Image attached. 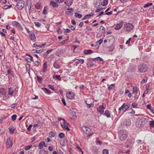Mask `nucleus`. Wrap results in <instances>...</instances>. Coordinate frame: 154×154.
Returning <instances> with one entry per match:
<instances>
[{
    "label": "nucleus",
    "mask_w": 154,
    "mask_h": 154,
    "mask_svg": "<svg viewBox=\"0 0 154 154\" xmlns=\"http://www.w3.org/2000/svg\"><path fill=\"white\" fill-rule=\"evenodd\" d=\"M127 136L128 133L126 130H121L119 132V138L122 141L125 140L127 138Z\"/></svg>",
    "instance_id": "obj_1"
},
{
    "label": "nucleus",
    "mask_w": 154,
    "mask_h": 154,
    "mask_svg": "<svg viewBox=\"0 0 154 154\" xmlns=\"http://www.w3.org/2000/svg\"><path fill=\"white\" fill-rule=\"evenodd\" d=\"M49 135L51 137H55V134L54 132L53 131H51Z\"/></svg>",
    "instance_id": "obj_50"
},
{
    "label": "nucleus",
    "mask_w": 154,
    "mask_h": 154,
    "mask_svg": "<svg viewBox=\"0 0 154 154\" xmlns=\"http://www.w3.org/2000/svg\"><path fill=\"white\" fill-rule=\"evenodd\" d=\"M123 25V22L121 21L119 23L117 24L115 27V29L116 30H119L122 26Z\"/></svg>",
    "instance_id": "obj_11"
},
{
    "label": "nucleus",
    "mask_w": 154,
    "mask_h": 154,
    "mask_svg": "<svg viewBox=\"0 0 154 154\" xmlns=\"http://www.w3.org/2000/svg\"><path fill=\"white\" fill-rule=\"evenodd\" d=\"M68 42H67V40H64L63 41H62L60 43V44H61L62 45H64V44H67Z\"/></svg>",
    "instance_id": "obj_56"
},
{
    "label": "nucleus",
    "mask_w": 154,
    "mask_h": 154,
    "mask_svg": "<svg viewBox=\"0 0 154 154\" xmlns=\"http://www.w3.org/2000/svg\"><path fill=\"white\" fill-rule=\"evenodd\" d=\"M128 114H134L135 113V112L134 110L132 108H131L128 110Z\"/></svg>",
    "instance_id": "obj_34"
},
{
    "label": "nucleus",
    "mask_w": 154,
    "mask_h": 154,
    "mask_svg": "<svg viewBox=\"0 0 154 154\" xmlns=\"http://www.w3.org/2000/svg\"><path fill=\"white\" fill-rule=\"evenodd\" d=\"M53 66L54 68L57 69H59L60 67V64L56 63V61L54 62Z\"/></svg>",
    "instance_id": "obj_19"
},
{
    "label": "nucleus",
    "mask_w": 154,
    "mask_h": 154,
    "mask_svg": "<svg viewBox=\"0 0 154 154\" xmlns=\"http://www.w3.org/2000/svg\"><path fill=\"white\" fill-rule=\"evenodd\" d=\"M123 124L127 126H129L131 124L130 121L129 119H125L123 122Z\"/></svg>",
    "instance_id": "obj_18"
},
{
    "label": "nucleus",
    "mask_w": 154,
    "mask_h": 154,
    "mask_svg": "<svg viewBox=\"0 0 154 154\" xmlns=\"http://www.w3.org/2000/svg\"><path fill=\"white\" fill-rule=\"evenodd\" d=\"M152 5V3H147L143 6V7L146 8Z\"/></svg>",
    "instance_id": "obj_44"
},
{
    "label": "nucleus",
    "mask_w": 154,
    "mask_h": 154,
    "mask_svg": "<svg viewBox=\"0 0 154 154\" xmlns=\"http://www.w3.org/2000/svg\"><path fill=\"white\" fill-rule=\"evenodd\" d=\"M60 124L62 127L63 128L65 129L68 131H69L70 130V129L68 126V123L66 122V120L64 119H63V121L62 122H61Z\"/></svg>",
    "instance_id": "obj_7"
},
{
    "label": "nucleus",
    "mask_w": 154,
    "mask_h": 154,
    "mask_svg": "<svg viewBox=\"0 0 154 154\" xmlns=\"http://www.w3.org/2000/svg\"><path fill=\"white\" fill-rule=\"evenodd\" d=\"M12 6L11 5H5L4 7V9H7L10 8Z\"/></svg>",
    "instance_id": "obj_61"
},
{
    "label": "nucleus",
    "mask_w": 154,
    "mask_h": 154,
    "mask_svg": "<svg viewBox=\"0 0 154 154\" xmlns=\"http://www.w3.org/2000/svg\"><path fill=\"white\" fill-rule=\"evenodd\" d=\"M34 23L36 26L38 27H40L41 26V24L40 23L38 22H35Z\"/></svg>",
    "instance_id": "obj_58"
},
{
    "label": "nucleus",
    "mask_w": 154,
    "mask_h": 154,
    "mask_svg": "<svg viewBox=\"0 0 154 154\" xmlns=\"http://www.w3.org/2000/svg\"><path fill=\"white\" fill-rule=\"evenodd\" d=\"M87 65H89V67H91L94 66V64L92 62L89 63V62H88Z\"/></svg>",
    "instance_id": "obj_42"
},
{
    "label": "nucleus",
    "mask_w": 154,
    "mask_h": 154,
    "mask_svg": "<svg viewBox=\"0 0 154 154\" xmlns=\"http://www.w3.org/2000/svg\"><path fill=\"white\" fill-rule=\"evenodd\" d=\"M137 87H134L133 88V92L137 94L138 93V91L137 90Z\"/></svg>",
    "instance_id": "obj_46"
},
{
    "label": "nucleus",
    "mask_w": 154,
    "mask_h": 154,
    "mask_svg": "<svg viewBox=\"0 0 154 154\" xmlns=\"http://www.w3.org/2000/svg\"><path fill=\"white\" fill-rule=\"evenodd\" d=\"M10 138H9L7 139V141L6 142V144L8 146H9L10 148L12 146V142Z\"/></svg>",
    "instance_id": "obj_17"
},
{
    "label": "nucleus",
    "mask_w": 154,
    "mask_h": 154,
    "mask_svg": "<svg viewBox=\"0 0 154 154\" xmlns=\"http://www.w3.org/2000/svg\"><path fill=\"white\" fill-rule=\"evenodd\" d=\"M59 136L60 138H62L64 137L65 135L63 133H60L59 134Z\"/></svg>",
    "instance_id": "obj_48"
},
{
    "label": "nucleus",
    "mask_w": 154,
    "mask_h": 154,
    "mask_svg": "<svg viewBox=\"0 0 154 154\" xmlns=\"http://www.w3.org/2000/svg\"><path fill=\"white\" fill-rule=\"evenodd\" d=\"M26 60L29 63H31L32 61H33V58L32 59V60L31 59V58L29 57V58H27L26 59Z\"/></svg>",
    "instance_id": "obj_52"
},
{
    "label": "nucleus",
    "mask_w": 154,
    "mask_h": 154,
    "mask_svg": "<svg viewBox=\"0 0 154 154\" xmlns=\"http://www.w3.org/2000/svg\"><path fill=\"white\" fill-rule=\"evenodd\" d=\"M84 54H90L93 53L92 51L90 49L85 50L84 51Z\"/></svg>",
    "instance_id": "obj_21"
},
{
    "label": "nucleus",
    "mask_w": 154,
    "mask_h": 154,
    "mask_svg": "<svg viewBox=\"0 0 154 154\" xmlns=\"http://www.w3.org/2000/svg\"><path fill=\"white\" fill-rule=\"evenodd\" d=\"M128 71L130 72H133L136 70V67L134 65H130L128 69Z\"/></svg>",
    "instance_id": "obj_13"
},
{
    "label": "nucleus",
    "mask_w": 154,
    "mask_h": 154,
    "mask_svg": "<svg viewBox=\"0 0 154 154\" xmlns=\"http://www.w3.org/2000/svg\"><path fill=\"white\" fill-rule=\"evenodd\" d=\"M79 63L81 64H83L84 63V60L83 59H78Z\"/></svg>",
    "instance_id": "obj_59"
},
{
    "label": "nucleus",
    "mask_w": 154,
    "mask_h": 154,
    "mask_svg": "<svg viewBox=\"0 0 154 154\" xmlns=\"http://www.w3.org/2000/svg\"><path fill=\"white\" fill-rule=\"evenodd\" d=\"M8 94L12 96L14 92L13 88L12 87H10L8 88Z\"/></svg>",
    "instance_id": "obj_24"
},
{
    "label": "nucleus",
    "mask_w": 154,
    "mask_h": 154,
    "mask_svg": "<svg viewBox=\"0 0 154 154\" xmlns=\"http://www.w3.org/2000/svg\"><path fill=\"white\" fill-rule=\"evenodd\" d=\"M75 17L77 18H80L82 17V15L77 12L75 13Z\"/></svg>",
    "instance_id": "obj_35"
},
{
    "label": "nucleus",
    "mask_w": 154,
    "mask_h": 154,
    "mask_svg": "<svg viewBox=\"0 0 154 154\" xmlns=\"http://www.w3.org/2000/svg\"><path fill=\"white\" fill-rule=\"evenodd\" d=\"M147 108L148 109H149L151 112H153V109H152V108H151V105L150 104H148L147 105Z\"/></svg>",
    "instance_id": "obj_37"
},
{
    "label": "nucleus",
    "mask_w": 154,
    "mask_h": 154,
    "mask_svg": "<svg viewBox=\"0 0 154 154\" xmlns=\"http://www.w3.org/2000/svg\"><path fill=\"white\" fill-rule=\"evenodd\" d=\"M57 32L58 34H62V31L60 28H58L57 30Z\"/></svg>",
    "instance_id": "obj_64"
},
{
    "label": "nucleus",
    "mask_w": 154,
    "mask_h": 154,
    "mask_svg": "<svg viewBox=\"0 0 154 154\" xmlns=\"http://www.w3.org/2000/svg\"><path fill=\"white\" fill-rule=\"evenodd\" d=\"M72 3V0H66V1L64 2L65 4L67 6H69L71 5Z\"/></svg>",
    "instance_id": "obj_22"
},
{
    "label": "nucleus",
    "mask_w": 154,
    "mask_h": 154,
    "mask_svg": "<svg viewBox=\"0 0 154 154\" xmlns=\"http://www.w3.org/2000/svg\"><path fill=\"white\" fill-rule=\"evenodd\" d=\"M25 6L24 2L22 0H19L17 5V7L18 10H21Z\"/></svg>",
    "instance_id": "obj_5"
},
{
    "label": "nucleus",
    "mask_w": 154,
    "mask_h": 154,
    "mask_svg": "<svg viewBox=\"0 0 154 154\" xmlns=\"http://www.w3.org/2000/svg\"><path fill=\"white\" fill-rule=\"evenodd\" d=\"M30 65L29 64H26V70L29 74L30 72Z\"/></svg>",
    "instance_id": "obj_32"
},
{
    "label": "nucleus",
    "mask_w": 154,
    "mask_h": 154,
    "mask_svg": "<svg viewBox=\"0 0 154 154\" xmlns=\"http://www.w3.org/2000/svg\"><path fill=\"white\" fill-rule=\"evenodd\" d=\"M12 24L13 25L17 27H19L20 29L21 30H23V28L22 27L17 21H14L12 22Z\"/></svg>",
    "instance_id": "obj_14"
},
{
    "label": "nucleus",
    "mask_w": 154,
    "mask_h": 154,
    "mask_svg": "<svg viewBox=\"0 0 154 154\" xmlns=\"http://www.w3.org/2000/svg\"><path fill=\"white\" fill-rule=\"evenodd\" d=\"M48 86L49 87V88L51 89L53 91H55V89H54V87L53 86H52L51 85H49Z\"/></svg>",
    "instance_id": "obj_60"
},
{
    "label": "nucleus",
    "mask_w": 154,
    "mask_h": 154,
    "mask_svg": "<svg viewBox=\"0 0 154 154\" xmlns=\"http://www.w3.org/2000/svg\"><path fill=\"white\" fill-rule=\"evenodd\" d=\"M108 1L107 0H103L102 4V5L103 6H106L108 4Z\"/></svg>",
    "instance_id": "obj_39"
},
{
    "label": "nucleus",
    "mask_w": 154,
    "mask_h": 154,
    "mask_svg": "<svg viewBox=\"0 0 154 154\" xmlns=\"http://www.w3.org/2000/svg\"><path fill=\"white\" fill-rule=\"evenodd\" d=\"M43 49L40 50H33V51L34 53H40L43 52Z\"/></svg>",
    "instance_id": "obj_33"
},
{
    "label": "nucleus",
    "mask_w": 154,
    "mask_h": 154,
    "mask_svg": "<svg viewBox=\"0 0 154 154\" xmlns=\"http://www.w3.org/2000/svg\"><path fill=\"white\" fill-rule=\"evenodd\" d=\"M29 36L31 40L34 42H35V41L36 38L35 37V34L33 32H30L29 33Z\"/></svg>",
    "instance_id": "obj_9"
},
{
    "label": "nucleus",
    "mask_w": 154,
    "mask_h": 154,
    "mask_svg": "<svg viewBox=\"0 0 154 154\" xmlns=\"http://www.w3.org/2000/svg\"><path fill=\"white\" fill-rule=\"evenodd\" d=\"M46 6H45L44 7V9H43L42 14L44 15H45L47 14L48 12L47 10L46 9Z\"/></svg>",
    "instance_id": "obj_43"
},
{
    "label": "nucleus",
    "mask_w": 154,
    "mask_h": 154,
    "mask_svg": "<svg viewBox=\"0 0 154 154\" xmlns=\"http://www.w3.org/2000/svg\"><path fill=\"white\" fill-rule=\"evenodd\" d=\"M138 70L140 72H146L148 69L146 65L144 63L139 64L138 66Z\"/></svg>",
    "instance_id": "obj_2"
},
{
    "label": "nucleus",
    "mask_w": 154,
    "mask_h": 154,
    "mask_svg": "<svg viewBox=\"0 0 154 154\" xmlns=\"http://www.w3.org/2000/svg\"><path fill=\"white\" fill-rule=\"evenodd\" d=\"M134 27V26L130 23H126L124 26V29L128 32L132 30L133 29Z\"/></svg>",
    "instance_id": "obj_4"
},
{
    "label": "nucleus",
    "mask_w": 154,
    "mask_h": 154,
    "mask_svg": "<svg viewBox=\"0 0 154 154\" xmlns=\"http://www.w3.org/2000/svg\"><path fill=\"white\" fill-rule=\"evenodd\" d=\"M17 105V103H16L13 104H12L10 106L12 108H13L15 107Z\"/></svg>",
    "instance_id": "obj_57"
},
{
    "label": "nucleus",
    "mask_w": 154,
    "mask_h": 154,
    "mask_svg": "<svg viewBox=\"0 0 154 154\" xmlns=\"http://www.w3.org/2000/svg\"><path fill=\"white\" fill-rule=\"evenodd\" d=\"M67 10L69 11V12L70 13H72L73 11V9L72 8H68L67 9Z\"/></svg>",
    "instance_id": "obj_63"
},
{
    "label": "nucleus",
    "mask_w": 154,
    "mask_h": 154,
    "mask_svg": "<svg viewBox=\"0 0 154 154\" xmlns=\"http://www.w3.org/2000/svg\"><path fill=\"white\" fill-rule=\"evenodd\" d=\"M99 29L100 31H101V33H103L105 31V29L103 26H100Z\"/></svg>",
    "instance_id": "obj_31"
},
{
    "label": "nucleus",
    "mask_w": 154,
    "mask_h": 154,
    "mask_svg": "<svg viewBox=\"0 0 154 154\" xmlns=\"http://www.w3.org/2000/svg\"><path fill=\"white\" fill-rule=\"evenodd\" d=\"M140 120L142 123V125L143 126L145 125L147 122L148 119L145 118H142L140 119Z\"/></svg>",
    "instance_id": "obj_16"
},
{
    "label": "nucleus",
    "mask_w": 154,
    "mask_h": 154,
    "mask_svg": "<svg viewBox=\"0 0 154 154\" xmlns=\"http://www.w3.org/2000/svg\"><path fill=\"white\" fill-rule=\"evenodd\" d=\"M42 89L45 93L47 94H50L51 91L46 88H42Z\"/></svg>",
    "instance_id": "obj_26"
},
{
    "label": "nucleus",
    "mask_w": 154,
    "mask_h": 154,
    "mask_svg": "<svg viewBox=\"0 0 154 154\" xmlns=\"http://www.w3.org/2000/svg\"><path fill=\"white\" fill-rule=\"evenodd\" d=\"M103 115L106 116L107 118H110L111 117L110 114L108 110H106L104 113L103 114Z\"/></svg>",
    "instance_id": "obj_20"
},
{
    "label": "nucleus",
    "mask_w": 154,
    "mask_h": 154,
    "mask_svg": "<svg viewBox=\"0 0 154 154\" xmlns=\"http://www.w3.org/2000/svg\"><path fill=\"white\" fill-rule=\"evenodd\" d=\"M45 144V142L44 141H42L39 143L38 145V147L39 149H42Z\"/></svg>",
    "instance_id": "obj_23"
},
{
    "label": "nucleus",
    "mask_w": 154,
    "mask_h": 154,
    "mask_svg": "<svg viewBox=\"0 0 154 154\" xmlns=\"http://www.w3.org/2000/svg\"><path fill=\"white\" fill-rule=\"evenodd\" d=\"M71 116L73 117V118L76 117L75 113V111H72L71 113Z\"/></svg>",
    "instance_id": "obj_49"
},
{
    "label": "nucleus",
    "mask_w": 154,
    "mask_h": 154,
    "mask_svg": "<svg viewBox=\"0 0 154 154\" xmlns=\"http://www.w3.org/2000/svg\"><path fill=\"white\" fill-rule=\"evenodd\" d=\"M49 5L53 8H57L59 6L58 4L53 1H51L50 2Z\"/></svg>",
    "instance_id": "obj_12"
},
{
    "label": "nucleus",
    "mask_w": 154,
    "mask_h": 154,
    "mask_svg": "<svg viewBox=\"0 0 154 154\" xmlns=\"http://www.w3.org/2000/svg\"><path fill=\"white\" fill-rule=\"evenodd\" d=\"M96 60L97 61H103V59L99 57H97Z\"/></svg>",
    "instance_id": "obj_62"
},
{
    "label": "nucleus",
    "mask_w": 154,
    "mask_h": 154,
    "mask_svg": "<svg viewBox=\"0 0 154 154\" xmlns=\"http://www.w3.org/2000/svg\"><path fill=\"white\" fill-rule=\"evenodd\" d=\"M103 154H108V151L107 149H104L103 152Z\"/></svg>",
    "instance_id": "obj_53"
},
{
    "label": "nucleus",
    "mask_w": 154,
    "mask_h": 154,
    "mask_svg": "<svg viewBox=\"0 0 154 154\" xmlns=\"http://www.w3.org/2000/svg\"><path fill=\"white\" fill-rule=\"evenodd\" d=\"M48 68V65L47 62H45L43 64L42 70V72L43 73L45 72H47V69Z\"/></svg>",
    "instance_id": "obj_15"
},
{
    "label": "nucleus",
    "mask_w": 154,
    "mask_h": 154,
    "mask_svg": "<svg viewBox=\"0 0 154 154\" xmlns=\"http://www.w3.org/2000/svg\"><path fill=\"white\" fill-rule=\"evenodd\" d=\"M48 151H46L44 150H40L38 154H48Z\"/></svg>",
    "instance_id": "obj_30"
},
{
    "label": "nucleus",
    "mask_w": 154,
    "mask_h": 154,
    "mask_svg": "<svg viewBox=\"0 0 154 154\" xmlns=\"http://www.w3.org/2000/svg\"><path fill=\"white\" fill-rule=\"evenodd\" d=\"M8 129L10 131V133L11 134H13L14 133V131L15 130V128H14L13 129H12L10 127H9Z\"/></svg>",
    "instance_id": "obj_40"
},
{
    "label": "nucleus",
    "mask_w": 154,
    "mask_h": 154,
    "mask_svg": "<svg viewBox=\"0 0 154 154\" xmlns=\"http://www.w3.org/2000/svg\"><path fill=\"white\" fill-rule=\"evenodd\" d=\"M90 149L92 152L94 153H97V148L95 146L91 147L90 148Z\"/></svg>",
    "instance_id": "obj_28"
},
{
    "label": "nucleus",
    "mask_w": 154,
    "mask_h": 154,
    "mask_svg": "<svg viewBox=\"0 0 154 154\" xmlns=\"http://www.w3.org/2000/svg\"><path fill=\"white\" fill-rule=\"evenodd\" d=\"M17 117V116L16 114L13 115L11 116V119L13 121H14L16 120Z\"/></svg>",
    "instance_id": "obj_38"
},
{
    "label": "nucleus",
    "mask_w": 154,
    "mask_h": 154,
    "mask_svg": "<svg viewBox=\"0 0 154 154\" xmlns=\"http://www.w3.org/2000/svg\"><path fill=\"white\" fill-rule=\"evenodd\" d=\"M37 79H38V80L39 82H41L42 81L43 79L41 77H40V76L37 75Z\"/></svg>",
    "instance_id": "obj_51"
},
{
    "label": "nucleus",
    "mask_w": 154,
    "mask_h": 154,
    "mask_svg": "<svg viewBox=\"0 0 154 154\" xmlns=\"http://www.w3.org/2000/svg\"><path fill=\"white\" fill-rule=\"evenodd\" d=\"M74 95V94L72 92H68L66 93V97L69 99H73Z\"/></svg>",
    "instance_id": "obj_8"
},
{
    "label": "nucleus",
    "mask_w": 154,
    "mask_h": 154,
    "mask_svg": "<svg viewBox=\"0 0 154 154\" xmlns=\"http://www.w3.org/2000/svg\"><path fill=\"white\" fill-rule=\"evenodd\" d=\"M114 84H111L108 87V90H110L112 89L114 87Z\"/></svg>",
    "instance_id": "obj_41"
},
{
    "label": "nucleus",
    "mask_w": 154,
    "mask_h": 154,
    "mask_svg": "<svg viewBox=\"0 0 154 154\" xmlns=\"http://www.w3.org/2000/svg\"><path fill=\"white\" fill-rule=\"evenodd\" d=\"M136 125L137 126L139 127H141L143 126V125H142V123H141V122L140 120L137 122L136 123Z\"/></svg>",
    "instance_id": "obj_29"
},
{
    "label": "nucleus",
    "mask_w": 154,
    "mask_h": 154,
    "mask_svg": "<svg viewBox=\"0 0 154 154\" xmlns=\"http://www.w3.org/2000/svg\"><path fill=\"white\" fill-rule=\"evenodd\" d=\"M137 103L136 102L133 103L131 104V106L134 108H137Z\"/></svg>",
    "instance_id": "obj_36"
},
{
    "label": "nucleus",
    "mask_w": 154,
    "mask_h": 154,
    "mask_svg": "<svg viewBox=\"0 0 154 154\" xmlns=\"http://www.w3.org/2000/svg\"><path fill=\"white\" fill-rule=\"evenodd\" d=\"M32 145L26 146L25 147L24 149L26 150H28L30 148L32 147Z\"/></svg>",
    "instance_id": "obj_54"
},
{
    "label": "nucleus",
    "mask_w": 154,
    "mask_h": 154,
    "mask_svg": "<svg viewBox=\"0 0 154 154\" xmlns=\"http://www.w3.org/2000/svg\"><path fill=\"white\" fill-rule=\"evenodd\" d=\"M70 31H71L70 29H65L64 33V34H66V33H69Z\"/></svg>",
    "instance_id": "obj_55"
},
{
    "label": "nucleus",
    "mask_w": 154,
    "mask_h": 154,
    "mask_svg": "<svg viewBox=\"0 0 154 154\" xmlns=\"http://www.w3.org/2000/svg\"><path fill=\"white\" fill-rule=\"evenodd\" d=\"M35 7L37 9H41L42 8L41 2H39L36 3L35 4Z\"/></svg>",
    "instance_id": "obj_10"
},
{
    "label": "nucleus",
    "mask_w": 154,
    "mask_h": 154,
    "mask_svg": "<svg viewBox=\"0 0 154 154\" xmlns=\"http://www.w3.org/2000/svg\"><path fill=\"white\" fill-rule=\"evenodd\" d=\"M130 106V104L129 103H128L126 105H125V106L123 107L124 112H125L126 111V110L129 108Z\"/></svg>",
    "instance_id": "obj_27"
},
{
    "label": "nucleus",
    "mask_w": 154,
    "mask_h": 154,
    "mask_svg": "<svg viewBox=\"0 0 154 154\" xmlns=\"http://www.w3.org/2000/svg\"><path fill=\"white\" fill-rule=\"evenodd\" d=\"M151 119L152 120L149 122V126L151 128H154V121L151 118H149Z\"/></svg>",
    "instance_id": "obj_25"
},
{
    "label": "nucleus",
    "mask_w": 154,
    "mask_h": 154,
    "mask_svg": "<svg viewBox=\"0 0 154 154\" xmlns=\"http://www.w3.org/2000/svg\"><path fill=\"white\" fill-rule=\"evenodd\" d=\"M81 128L82 130L88 135V136H90L93 135V131L87 127L85 126H82Z\"/></svg>",
    "instance_id": "obj_3"
},
{
    "label": "nucleus",
    "mask_w": 154,
    "mask_h": 154,
    "mask_svg": "<svg viewBox=\"0 0 154 154\" xmlns=\"http://www.w3.org/2000/svg\"><path fill=\"white\" fill-rule=\"evenodd\" d=\"M94 15V13H91L89 14L86 15H85V16H86V18L88 19V18H89L90 17L93 16Z\"/></svg>",
    "instance_id": "obj_47"
},
{
    "label": "nucleus",
    "mask_w": 154,
    "mask_h": 154,
    "mask_svg": "<svg viewBox=\"0 0 154 154\" xmlns=\"http://www.w3.org/2000/svg\"><path fill=\"white\" fill-rule=\"evenodd\" d=\"M54 77H56L57 79L59 81L61 80V78L60 75H57L55 76H53V78H54Z\"/></svg>",
    "instance_id": "obj_45"
},
{
    "label": "nucleus",
    "mask_w": 154,
    "mask_h": 154,
    "mask_svg": "<svg viewBox=\"0 0 154 154\" xmlns=\"http://www.w3.org/2000/svg\"><path fill=\"white\" fill-rule=\"evenodd\" d=\"M106 107V104L103 103L102 105L100 106L99 108L97 109V111L99 112L100 114H103L104 113V109H105Z\"/></svg>",
    "instance_id": "obj_6"
}]
</instances>
